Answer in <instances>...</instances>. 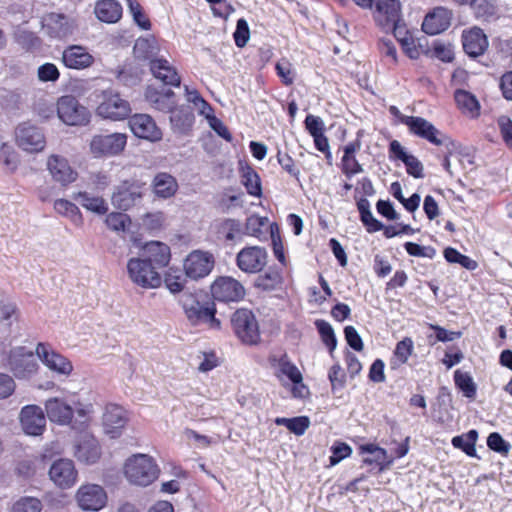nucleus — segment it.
Segmentation results:
<instances>
[{
	"label": "nucleus",
	"mask_w": 512,
	"mask_h": 512,
	"mask_svg": "<svg viewBox=\"0 0 512 512\" xmlns=\"http://www.w3.org/2000/svg\"><path fill=\"white\" fill-rule=\"evenodd\" d=\"M315 326L320 334L321 340L327 346V348L332 351L336 348L337 340L334 333V330L329 322L318 319L315 321Z\"/></svg>",
	"instance_id": "obj_48"
},
{
	"label": "nucleus",
	"mask_w": 512,
	"mask_h": 512,
	"mask_svg": "<svg viewBox=\"0 0 512 512\" xmlns=\"http://www.w3.org/2000/svg\"><path fill=\"white\" fill-rule=\"evenodd\" d=\"M487 446L498 453L507 454L510 449V444L506 442L503 437L497 433H491L487 438Z\"/></svg>",
	"instance_id": "obj_59"
},
{
	"label": "nucleus",
	"mask_w": 512,
	"mask_h": 512,
	"mask_svg": "<svg viewBox=\"0 0 512 512\" xmlns=\"http://www.w3.org/2000/svg\"><path fill=\"white\" fill-rule=\"evenodd\" d=\"M277 160L280 166L292 177L299 180L300 171L295 166V162L293 158L288 155L287 153H282L281 151H278L277 153Z\"/></svg>",
	"instance_id": "obj_60"
},
{
	"label": "nucleus",
	"mask_w": 512,
	"mask_h": 512,
	"mask_svg": "<svg viewBox=\"0 0 512 512\" xmlns=\"http://www.w3.org/2000/svg\"><path fill=\"white\" fill-rule=\"evenodd\" d=\"M444 257L449 263H457L470 271H473L478 267V263L475 260L461 254L458 250L452 247H448L444 250Z\"/></svg>",
	"instance_id": "obj_46"
},
{
	"label": "nucleus",
	"mask_w": 512,
	"mask_h": 512,
	"mask_svg": "<svg viewBox=\"0 0 512 512\" xmlns=\"http://www.w3.org/2000/svg\"><path fill=\"white\" fill-rule=\"evenodd\" d=\"M499 87L503 97L512 101V71H508L501 76Z\"/></svg>",
	"instance_id": "obj_64"
},
{
	"label": "nucleus",
	"mask_w": 512,
	"mask_h": 512,
	"mask_svg": "<svg viewBox=\"0 0 512 512\" xmlns=\"http://www.w3.org/2000/svg\"><path fill=\"white\" fill-rule=\"evenodd\" d=\"M478 439V432L474 429L465 434L455 436L452 438L451 443L454 448L462 450L470 457L476 456V441Z\"/></svg>",
	"instance_id": "obj_41"
},
{
	"label": "nucleus",
	"mask_w": 512,
	"mask_h": 512,
	"mask_svg": "<svg viewBox=\"0 0 512 512\" xmlns=\"http://www.w3.org/2000/svg\"><path fill=\"white\" fill-rule=\"evenodd\" d=\"M134 54L137 58L149 60L156 59L158 48L154 38H139L134 45Z\"/></svg>",
	"instance_id": "obj_42"
},
{
	"label": "nucleus",
	"mask_w": 512,
	"mask_h": 512,
	"mask_svg": "<svg viewBox=\"0 0 512 512\" xmlns=\"http://www.w3.org/2000/svg\"><path fill=\"white\" fill-rule=\"evenodd\" d=\"M42 30L52 39H64L73 33L74 26L67 16L50 13L43 18Z\"/></svg>",
	"instance_id": "obj_24"
},
{
	"label": "nucleus",
	"mask_w": 512,
	"mask_h": 512,
	"mask_svg": "<svg viewBox=\"0 0 512 512\" xmlns=\"http://www.w3.org/2000/svg\"><path fill=\"white\" fill-rule=\"evenodd\" d=\"M127 137L122 133H113L109 135L94 136L91 143V152L97 156L117 155L126 146Z\"/></svg>",
	"instance_id": "obj_19"
},
{
	"label": "nucleus",
	"mask_w": 512,
	"mask_h": 512,
	"mask_svg": "<svg viewBox=\"0 0 512 512\" xmlns=\"http://www.w3.org/2000/svg\"><path fill=\"white\" fill-rule=\"evenodd\" d=\"M275 70L277 75L280 77L281 82L285 86H289L294 83L295 72L292 68V64L288 60L282 59L281 61L277 62L275 65Z\"/></svg>",
	"instance_id": "obj_52"
},
{
	"label": "nucleus",
	"mask_w": 512,
	"mask_h": 512,
	"mask_svg": "<svg viewBox=\"0 0 512 512\" xmlns=\"http://www.w3.org/2000/svg\"><path fill=\"white\" fill-rule=\"evenodd\" d=\"M268 362L273 370V375L284 385L286 381L293 383L294 397H302V391L306 386L302 383L303 376L298 367L291 361L287 353L271 354Z\"/></svg>",
	"instance_id": "obj_6"
},
{
	"label": "nucleus",
	"mask_w": 512,
	"mask_h": 512,
	"mask_svg": "<svg viewBox=\"0 0 512 512\" xmlns=\"http://www.w3.org/2000/svg\"><path fill=\"white\" fill-rule=\"evenodd\" d=\"M74 200L78 201L82 207L98 215H104L108 212V204L98 196H91L88 192L80 191L73 195Z\"/></svg>",
	"instance_id": "obj_37"
},
{
	"label": "nucleus",
	"mask_w": 512,
	"mask_h": 512,
	"mask_svg": "<svg viewBox=\"0 0 512 512\" xmlns=\"http://www.w3.org/2000/svg\"><path fill=\"white\" fill-rule=\"evenodd\" d=\"M375 21L384 29H394L401 18L400 0H372Z\"/></svg>",
	"instance_id": "obj_17"
},
{
	"label": "nucleus",
	"mask_w": 512,
	"mask_h": 512,
	"mask_svg": "<svg viewBox=\"0 0 512 512\" xmlns=\"http://www.w3.org/2000/svg\"><path fill=\"white\" fill-rule=\"evenodd\" d=\"M452 12L444 7H437L428 13L422 23V30L428 35H437L451 25Z\"/></svg>",
	"instance_id": "obj_29"
},
{
	"label": "nucleus",
	"mask_w": 512,
	"mask_h": 512,
	"mask_svg": "<svg viewBox=\"0 0 512 512\" xmlns=\"http://www.w3.org/2000/svg\"><path fill=\"white\" fill-rule=\"evenodd\" d=\"M150 71L153 76L160 80L165 85L178 87L181 83V78L176 69L170 62L164 58L152 59L149 63Z\"/></svg>",
	"instance_id": "obj_30"
},
{
	"label": "nucleus",
	"mask_w": 512,
	"mask_h": 512,
	"mask_svg": "<svg viewBox=\"0 0 512 512\" xmlns=\"http://www.w3.org/2000/svg\"><path fill=\"white\" fill-rule=\"evenodd\" d=\"M61 60L65 67L74 70L89 68L94 63V57L88 52L87 48L80 45L66 47L62 52Z\"/></svg>",
	"instance_id": "obj_28"
},
{
	"label": "nucleus",
	"mask_w": 512,
	"mask_h": 512,
	"mask_svg": "<svg viewBox=\"0 0 512 512\" xmlns=\"http://www.w3.org/2000/svg\"><path fill=\"white\" fill-rule=\"evenodd\" d=\"M402 124L408 127L409 132L412 135L425 139L433 145L444 146L445 149H448L449 154L455 153L460 148L459 143L452 140L446 134H443L431 122L423 117H405L402 119Z\"/></svg>",
	"instance_id": "obj_4"
},
{
	"label": "nucleus",
	"mask_w": 512,
	"mask_h": 512,
	"mask_svg": "<svg viewBox=\"0 0 512 512\" xmlns=\"http://www.w3.org/2000/svg\"><path fill=\"white\" fill-rule=\"evenodd\" d=\"M116 78L125 86H133L141 81V72L132 64H124L117 70Z\"/></svg>",
	"instance_id": "obj_45"
},
{
	"label": "nucleus",
	"mask_w": 512,
	"mask_h": 512,
	"mask_svg": "<svg viewBox=\"0 0 512 512\" xmlns=\"http://www.w3.org/2000/svg\"><path fill=\"white\" fill-rule=\"evenodd\" d=\"M454 100L462 114L476 119L480 116L481 105L477 97L464 89H457L454 92Z\"/></svg>",
	"instance_id": "obj_32"
},
{
	"label": "nucleus",
	"mask_w": 512,
	"mask_h": 512,
	"mask_svg": "<svg viewBox=\"0 0 512 512\" xmlns=\"http://www.w3.org/2000/svg\"><path fill=\"white\" fill-rule=\"evenodd\" d=\"M213 254L207 251L194 250L184 261L185 274L194 280L208 276L214 268Z\"/></svg>",
	"instance_id": "obj_14"
},
{
	"label": "nucleus",
	"mask_w": 512,
	"mask_h": 512,
	"mask_svg": "<svg viewBox=\"0 0 512 512\" xmlns=\"http://www.w3.org/2000/svg\"><path fill=\"white\" fill-rule=\"evenodd\" d=\"M59 118L67 125L79 126L89 122V111L71 96H62L57 103Z\"/></svg>",
	"instance_id": "obj_13"
},
{
	"label": "nucleus",
	"mask_w": 512,
	"mask_h": 512,
	"mask_svg": "<svg viewBox=\"0 0 512 512\" xmlns=\"http://www.w3.org/2000/svg\"><path fill=\"white\" fill-rule=\"evenodd\" d=\"M283 276L281 271L270 267L265 273L259 275L255 281V287L263 291H273L281 287Z\"/></svg>",
	"instance_id": "obj_40"
},
{
	"label": "nucleus",
	"mask_w": 512,
	"mask_h": 512,
	"mask_svg": "<svg viewBox=\"0 0 512 512\" xmlns=\"http://www.w3.org/2000/svg\"><path fill=\"white\" fill-rule=\"evenodd\" d=\"M211 294L221 302H238L245 296L244 286L230 276L218 277L211 285Z\"/></svg>",
	"instance_id": "obj_16"
},
{
	"label": "nucleus",
	"mask_w": 512,
	"mask_h": 512,
	"mask_svg": "<svg viewBox=\"0 0 512 512\" xmlns=\"http://www.w3.org/2000/svg\"><path fill=\"white\" fill-rule=\"evenodd\" d=\"M233 37L237 47L243 48L247 44L250 38V30L245 19H238Z\"/></svg>",
	"instance_id": "obj_56"
},
{
	"label": "nucleus",
	"mask_w": 512,
	"mask_h": 512,
	"mask_svg": "<svg viewBox=\"0 0 512 512\" xmlns=\"http://www.w3.org/2000/svg\"><path fill=\"white\" fill-rule=\"evenodd\" d=\"M129 126L133 134L149 141H158L162 138V132L154 119L148 114H135L129 119Z\"/></svg>",
	"instance_id": "obj_25"
},
{
	"label": "nucleus",
	"mask_w": 512,
	"mask_h": 512,
	"mask_svg": "<svg viewBox=\"0 0 512 512\" xmlns=\"http://www.w3.org/2000/svg\"><path fill=\"white\" fill-rule=\"evenodd\" d=\"M217 232L227 241H233L241 232V224L235 219H224L218 224Z\"/></svg>",
	"instance_id": "obj_49"
},
{
	"label": "nucleus",
	"mask_w": 512,
	"mask_h": 512,
	"mask_svg": "<svg viewBox=\"0 0 512 512\" xmlns=\"http://www.w3.org/2000/svg\"><path fill=\"white\" fill-rule=\"evenodd\" d=\"M104 431L111 438H118L127 424V413L119 405L108 404L103 414Z\"/></svg>",
	"instance_id": "obj_26"
},
{
	"label": "nucleus",
	"mask_w": 512,
	"mask_h": 512,
	"mask_svg": "<svg viewBox=\"0 0 512 512\" xmlns=\"http://www.w3.org/2000/svg\"><path fill=\"white\" fill-rule=\"evenodd\" d=\"M46 166L52 179L62 186H68L76 181L78 177L77 171L74 170L68 160L61 155H50L47 159Z\"/></svg>",
	"instance_id": "obj_22"
},
{
	"label": "nucleus",
	"mask_w": 512,
	"mask_h": 512,
	"mask_svg": "<svg viewBox=\"0 0 512 512\" xmlns=\"http://www.w3.org/2000/svg\"><path fill=\"white\" fill-rule=\"evenodd\" d=\"M166 221L165 214L163 212L147 213L142 218V225L146 230L151 232L158 231L163 228Z\"/></svg>",
	"instance_id": "obj_51"
},
{
	"label": "nucleus",
	"mask_w": 512,
	"mask_h": 512,
	"mask_svg": "<svg viewBox=\"0 0 512 512\" xmlns=\"http://www.w3.org/2000/svg\"><path fill=\"white\" fill-rule=\"evenodd\" d=\"M241 183L246 188L249 195L261 197L262 185L258 173L250 166L246 165L241 169Z\"/></svg>",
	"instance_id": "obj_39"
},
{
	"label": "nucleus",
	"mask_w": 512,
	"mask_h": 512,
	"mask_svg": "<svg viewBox=\"0 0 512 512\" xmlns=\"http://www.w3.org/2000/svg\"><path fill=\"white\" fill-rule=\"evenodd\" d=\"M180 304L192 325L206 323L210 328L219 329L220 321L215 317V304L199 293L185 292L180 297Z\"/></svg>",
	"instance_id": "obj_2"
},
{
	"label": "nucleus",
	"mask_w": 512,
	"mask_h": 512,
	"mask_svg": "<svg viewBox=\"0 0 512 512\" xmlns=\"http://www.w3.org/2000/svg\"><path fill=\"white\" fill-rule=\"evenodd\" d=\"M47 418L60 426H68L73 423L74 414L80 419V424H87L94 413L93 404L80 400H69L65 397H50L45 403Z\"/></svg>",
	"instance_id": "obj_1"
},
{
	"label": "nucleus",
	"mask_w": 512,
	"mask_h": 512,
	"mask_svg": "<svg viewBox=\"0 0 512 512\" xmlns=\"http://www.w3.org/2000/svg\"><path fill=\"white\" fill-rule=\"evenodd\" d=\"M147 254V260L157 269L167 266L170 262L171 254L168 245L162 242H150L144 249Z\"/></svg>",
	"instance_id": "obj_34"
},
{
	"label": "nucleus",
	"mask_w": 512,
	"mask_h": 512,
	"mask_svg": "<svg viewBox=\"0 0 512 512\" xmlns=\"http://www.w3.org/2000/svg\"><path fill=\"white\" fill-rule=\"evenodd\" d=\"M50 480L61 489H69L75 485L78 472L74 462L70 459H58L49 469Z\"/></svg>",
	"instance_id": "obj_21"
},
{
	"label": "nucleus",
	"mask_w": 512,
	"mask_h": 512,
	"mask_svg": "<svg viewBox=\"0 0 512 512\" xmlns=\"http://www.w3.org/2000/svg\"><path fill=\"white\" fill-rule=\"evenodd\" d=\"M16 143L24 151L35 153L44 149L46 140L38 127L23 123L16 129Z\"/></svg>",
	"instance_id": "obj_20"
},
{
	"label": "nucleus",
	"mask_w": 512,
	"mask_h": 512,
	"mask_svg": "<svg viewBox=\"0 0 512 512\" xmlns=\"http://www.w3.org/2000/svg\"><path fill=\"white\" fill-rule=\"evenodd\" d=\"M97 18L105 23H115L122 16V7L116 0H99L95 6Z\"/></svg>",
	"instance_id": "obj_36"
},
{
	"label": "nucleus",
	"mask_w": 512,
	"mask_h": 512,
	"mask_svg": "<svg viewBox=\"0 0 512 512\" xmlns=\"http://www.w3.org/2000/svg\"><path fill=\"white\" fill-rule=\"evenodd\" d=\"M145 96L150 105L159 111L170 112L175 107V94L170 89L162 92L156 88L148 87Z\"/></svg>",
	"instance_id": "obj_33"
},
{
	"label": "nucleus",
	"mask_w": 512,
	"mask_h": 512,
	"mask_svg": "<svg viewBox=\"0 0 512 512\" xmlns=\"http://www.w3.org/2000/svg\"><path fill=\"white\" fill-rule=\"evenodd\" d=\"M332 455L329 457L331 466L337 465L343 459L349 457L352 453L351 447L344 442H336L331 447Z\"/></svg>",
	"instance_id": "obj_55"
},
{
	"label": "nucleus",
	"mask_w": 512,
	"mask_h": 512,
	"mask_svg": "<svg viewBox=\"0 0 512 512\" xmlns=\"http://www.w3.org/2000/svg\"><path fill=\"white\" fill-rule=\"evenodd\" d=\"M127 272L131 281L142 288H156L161 285L159 273L147 259H129Z\"/></svg>",
	"instance_id": "obj_10"
},
{
	"label": "nucleus",
	"mask_w": 512,
	"mask_h": 512,
	"mask_svg": "<svg viewBox=\"0 0 512 512\" xmlns=\"http://www.w3.org/2000/svg\"><path fill=\"white\" fill-rule=\"evenodd\" d=\"M36 355L41 362L53 373L59 376L68 377L73 372L72 362L64 355L57 352L48 343H38Z\"/></svg>",
	"instance_id": "obj_12"
},
{
	"label": "nucleus",
	"mask_w": 512,
	"mask_h": 512,
	"mask_svg": "<svg viewBox=\"0 0 512 512\" xmlns=\"http://www.w3.org/2000/svg\"><path fill=\"white\" fill-rule=\"evenodd\" d=\"M379 51L383 58L386 61L387 65H396L398 62L397 59V50L394 43L390 40H381L379 42Z\"/></svg>",
	"instance_id": "obj_57"
},
{
	"label": "nucleus",
	"mask_w": 512,
	"mask_h": 512,
	"mask_svg": "<svg viewBox=\"0 0 512 512\" xmlns=\"http://www.w3.org/2000/svg\"><path fill=\"white\" fill-rule=\"evenodd\" d=\"M74 455L86 464L96 463L101 456L99 442L93 436L85 435L77 444Z\"/></svg>",
	"instance_id": "obj_31"
},
{
	"label": "nucleus",
	"mask_w": 512,
	"mask_h": 512,
	"mask_svg": "<svg viewBox=\"0 0 512 512\" xmlns=\"http://www.w3.org/2000/svg\"><path fill=\"white\" fill-rule=\"evenodd\" d=\"M169 113L171 124L178 132H185L193 122V115L186 108L174 107Z\"/></svg>",
	"instance_id": "obj_44"
},
{
	"label": "nucleus",
	"mask_w": 512,
	"mask_h": 512,
	"mask_svg": "<svg viewBox=\"0 0 512 512\" xmlns=\"http://www.w3.org/2000/svg\"><path fill=\"white\" fill-rule=\"evenodd\" d=\"M8 367L16 378L28 379L37 372L39 365L32 351L16 347L9 353Z\"/></svg>",
	"instance_id": "obj_11"
},
{
	"label": "nucleus",
	"mask_w": 512,
	"mask_h": 512,
	"mask_svg": "<svg viewBox=\"0 0 512 512\" xmlns=\"http://www.w3.org/2000/svg\"><path fill=\"white\" fill-rule=\"evenodd\" d=\"M124 474L130 483L148 486L158 478L159 469L152 457L135 454L125 462Z\"/></svg>",
	"instance_id": "obj_5"
},
{
	"label": "nucleus",
	"mask_w": 512,
	"mask_h": 512,
	"mask_svg": "<svg viewBox=\"0 0 512 512\" xmlns=\"http://www.w3.org/2000/svg\"><path fill=\"white\" fill-rule=\"evenodd\" d=\"M152 187L157 197L167 199L175 195L178 190V183L172 175L161 172L155 175Z\"/></svg>",
	"instance_id": "obj_35"
},
{
	"label": "nucleus",
	"mask_w": 512,
	"mask_h": 512,
	"mask_svg": "<svg viewBox=\"0 0 512 512\" xmlns=\"http://www.w3.org/2000/svg\"><path fill=\"white\" fill-rule=\"evenodd\" d=\"M130 103L121 95L112 90L103 91L96 109V113L103 119L119 121L131 114Z\"/></svg>",
	"instance_id": "obj_8"
},
{
	"label": "nucleus",
	"mask_w": 512,
	"mask_h": 512,
	"mask_svg": "<svg viewBox=\"0 0 512 512\" xmlns=\"http://www.w3.org/2000/svg\"><path fill=\"white\" fill-rule=\"evenodd\" d=\"M454 381L456 386L463 392V394L470 399L476 396V385L472 377L468 373H463L459 370L454 373Z\"/></svg>",
	"instance_id": "obj_47"
},
{
	"label": "nucleus",
	"mask_w": 512,
	"mask_h": 512,
	"mask_svg": "<svg viewBox=\"0 0 512 512\" xmlns=\"http://www.w3.org/2000/svg\"><path fill=\"white\" fill-rule=\"evenodd\" d=\"M413 352V341L409 337H405L396 344L394 350V358L391 361L393 369L405 364Z\"/></svg>",
	"instance_id": "obj_43"
},
{
	"label": "nucleus",
	"mask_w": 512,
	"mask_h": 512,
	"mask_svg": "<svg viewBox=\"0 0 512 512\" xmlns=\"http://www.w3.org/2000/svg\"><path fill=\"white\" fill-rule=\"evenodd\" d=\"M55 211L68 218L75 226L83 225V216L80 209L71 201L67 199H57L54 202Z\"/></svg>",
	"instance_id": "obj_38"
},
{
	"label": "nucleus",
	"mask_w": 512,
	"mask_h": 512,
	"mask_svg": "<svg viewBox=\"0 0 512 512\" xmlns=\"http://www.w3.org/2000/svg\"><path fill=\"white\" fill-rule=\"evenodd\" d=\"M432 52L434 57L445 63L452 62L454 59V53L451 45L435 43Z\"/></svg>",
	"instance_id": "obj_62"
},
{
	"label": "nucleus",
	"mask_w": 512,
	"mask_h": 512,
	"mask_svg": "<svg viewBox=\"0 0 512 512\" xmlns=\"http://www.w3.org/2000/svg\"><path fill=\"white\" fill-rule=\"evenodd\" d=\"M180 304L192 325L206 323L210 328L219 329L220 321L215 317V304L199 293L185 292L180 297Z\"/></svg>",
	"instance_id": "obj_3"
},
{
	"label": "nucleus",
	"mask_w": 512,
	"mask_h": 512,
	"mask_svg": "<svg viewBox=\"0 0 512 512\" xmlns=\"http://www.w3.org/2000/svg\"><path fill=\"white\" fill-rule=\"evenodd\" d=\"M497 125L504 143L512 150V120L508 116L502 115L498 117Z\"/></svg>",
	"instance_id": "obj_58"
},
{
	"label": "nucleus",
	"mask_w": 512,
	"mask_h": 512,
	"mask_svg": "<svg viewBox=\"0 0 512 512\" xmlns=\"http://www.w3.org/2000/svg\"><path fill=\"white\" fill-rule=\"evenodd\" d=\"M462 45L468 56L476 58L485 53L489 46V42L484 31L475 26L463 31Z\"/></svg>",
	"instance_id": "obj_27"
},
{
	"label": "nucleus",
	"mask_w": 512,
	"mask_h": 512,
	"mask_svg": "<svg viewBox=\"0 0 512 512\" xmlns=\"http://www.w3.org/2000/svg\"><path fill=\"white\" fill-rule=\"evenodd\" d=\"M403 163L406 166V171L409 175L414 178H423V164L421 161L414 155L410 154L406 159H404Z\"/></svg>",
	"instance_id": "obj_61"
},
{
	"label": "nucleus",
	"mask_w": 512,
	"mask_h": 512,
	"mask_svg": "<svg viewBox=\"0 0 512 512\" xmlns=\"http://www.w3.org/2000/svg\"><path fill=\"white\" fill-rule=\"evenodd\" d=\"M267 257V251L263 247H244L237 253L236 265L244 273L255 274L266 266Z\"/></svg>",
	"instance_id": "obj_15"
},
{
	"label": "nucleus",
	"mask_w": 512,
	"mask_h": 512,
	"mask_svg": "<svg viewBox=\"0 0 512 512\" xmlns=\"http://www.w3.org/2000/svg\"><path fill=\"white\" fill-rule=\"evenodd\" d=\"M42 504L34 497H22L12 507V512H40Z\"/></svg>",
	"instance_id": "obj_53"
},
{
	"label": "nucleus",
	"mask_w": 512,
	"mask_h": 512,
	"mask_svg": "<svg viewBox=\"0 0 512 512\" xmlns=\"http://www.w3.org/2000/svg\"><path fill=\"white\" fill-rule=\"evenodd\" d=\"M76 500L84 511H99L107 503V494L100 485L84 484L77 490Z\"/></svg>",
	"instance_id": "obj_18"
},
{
	"label": "nucleus",
	"mask_w": 512,
	"mask_h": 512,
	"mask_svg": "<svg viewBox=\"0 0 512 512\" xmlns=\"http://www.w3.org/2000/svg\"><path fill=\"white\" fill-rule=\"evenodd\" d=\"M147 190L146 182L141 180L124 181L112 194V204L120 210H128L142 202Z\"/></svg>",
	"instance_id": "obj_9"
},
{
	"label": "nucleus",
	"mask_w": 512,
	"mask_h": 512,
	"mask_svg": "<svg viewBox=\"0 0 512 512\" xmlns=\"http://www.w3.org/2000/svg\"><path fill=\"white\" fill-rule=\"evenodd\" d=\"M20 423L27 435L39 436L46 427V418L43 409L38 405H26L20 412Z\"/></svg>",
	"instance_id": "obj_23"
},
{
	"label": "nucleus",
	"mask_w": 512,
	"mask_h": 512,
	"mask_svg": "<svg viewBox=\"0 0 512 512\" xmlns=\"http://www.w3.org/2000/svg\"><path fill=\"white\" fill-rule=\"evenodd\" d=\"M328 378L332 386V390L343 388L345 384V374L339 364H334L328 373Z\"/></svg>",
	"instance_id": "obj_63"
},
{
	"label": "nucleus",
	"mask_w": 512,
	"mask_h": 512,
	"mask_svg": "<svg viewBox=\"0 0 512 512\" xmlns=\"http://www.w3.org/2000/svg\"><path fill=\"white\" fill-rule=\"evenodd\" d=\"M107 227L113 231H125L131 223L130 217L122 212H111L105 219Z\"/></svg>",
	"instance_id": "obj_50"
},
{
	"label": "nucleus",
	"mask_w": 512,
	"mask_h": 512,
	"mask_svg": "<svg viewBox=\"0 0 512 512\" xmlns=\"http://www.w3.org/2000/svg\"><path fill=\"white\" fill-rule=\"evenodd\" d=\"M231 324L235 335L243 344L256 345L260 342L258 321L251 310H236L232 315Z\"/></svg>",
	"instance_id": "obj_7"
},
{
	"label": "nucleus",
	"mask_w": 512,
	"mask_h": 512,
	"mask_svg": "<svg viewBox=\"0 0 512 512\" xmlns=\"http://www.w3.org/2000/svg\"><path fill=\"white\" fill-rule=\"evenodd\" d=\"M37 77L40 82H56L60 72L55 64L47 62L38 67Z\"/></svg>",
	"instance_id": "obj_54"
}]
</instances>
